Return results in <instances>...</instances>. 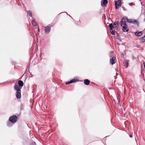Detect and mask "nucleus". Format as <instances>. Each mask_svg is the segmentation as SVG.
<instances>
[{
  "mask_svg": "<svg viewBox=\"0 0 145 145\" xmlns=\"http://www.w3.org/2000/svg\"><path fill=\"white\" fill-rule=\"evenodd\" d=\"M142 33L141 32H136L135 33V35L137 36H140L142 35Z\"/></svg>",
  "mask_w": 145,
  "mask_h": 145,
  "instance_id": "obj_15",
  "label": "nucleus"
},
{
  "mask_svg": "<svg viewBox=\"0 0 145 145\" xmlns=\"http://www.w3.org/2000/svg\"><path fill=\"white\" fill-rule=\"evenodd\" d=\"M120 23L119 21H116L114 23V26H113V28H115L116 29H118V25H119Z\"/></svg>",
  "mask_w": 145,
  "mask_h": 145,
  "instance_id": "obj_9",
  "label": "nucleus"
},
{
  "mask_svg": "<svg viewBox=\"0 0 145 145\" xmlns=\"http://www.w3.org/2000/svg\"><path fill=\"white\" fill-rule=\"evenodd\" d=\"M90 81L88 79H85L84 81V83L86 85H88L89 84Z\"/></svg>",
  "mask_w": 145,
  "mask_h": 145,
  "instance_id": "obj_10",
  "label": "nucleus"
},
{
  "mask_svg": "<svg viewBox=\"0 0 145 145\" xmlns=\"http://www.w3.org/2000/svg\"><path fill=\"white\" fill-rule=\"evenodd\" d=\"M76 81L75 79H72L70 81L67 82L65 83V84L67 85L72 83L75 82Z\"/></svg>",
  "mask_w": 145,
  "mask_h": 145,
  "instance_id": "obj_11",
  "label": "nucleus"
},
{
  "mask_svg": "<svg viewBox=\"0 0 145 145\" xmlns=\"http://www.w3.org/2000/svg\"><path fill=\"white\" fill-rule=\"evenodd\" d=\"M124 64H125V66L126 65V67L127 68L129 65V62L127 60H125L124 62Z\"/></svg>",
  "mask_w": 145,
  "mask_h": 145,
  "instance_id": "obj_13",
  "label": "nucleus"
},
{
  "mask_svg": "<svg viewBox=\"0 0 145 145\" xmlns=\"http://www.w3.org/2000/svg\"><path fill=\"white\" fill-rule=\"evenodd\" d=\"M129 4L131 6H132V5H133V3H129Z\"/></svg>",
  "mask_w": 145,
  "mask_h": 145,
  "instance_id": "obj_19",
  "label": "nucleus"
},
{
  "mask_svg": "<svg viewBox=\"0 0 145 145\" xmlns=\"http://www.w3.org/2000/svg\"><path fill=\"white\" fill-rule=\"evenodd\" d=\"M126 21L129 23H133L138 26L139 25V23L137 20L133 19H128L127 18H123L120 22V25L122 27V30L124 32H127L129 30L127 25L125 23Z\"/></svg>",
  "mask_w": 145,
  "mask_h": 145,
  "instance_id": "obj_1",
  "label": "nucleus"
},
{
  "mask_svg": "<svg viewBox=\"0 0 145 145\" xmlns=\"http://www.w3.org/2000/svg\"><path fill=\"white\" fill-rule=\"evenodd\" d=\"M129 137H132V135H129Z\"/></svg>",
  "mask_w": 145,
  "mask_h": 145,
  "instance_id": "obj_21",
  "label": "nucleus"
},
{
  "mask_svg": "<svg viewBox=\"0 0 145 145\" xmlns=\"http://www.w3.org/2000/svg\"><path fill=\"white\" fill-rule=\"evenodd\" d=\"M115 8L116 9L118 8V7H120L121 5V0L115 1Z\"/></svg>",
  "mask_w": 145,
  "mask_h": 145,
  "instance_id": "obj_4",
  "label": "nucleus"
},
{
  "mask_svg": "<svg viewBox=\"0 0 145 145\" xmlns=\"http://www.w3.org/2000/svg\"><path fill=\"white\" fill-rule=\"evenodd\" d=\"M107 3V0H102L101 1V5L103 7H105Z\"/></svg>",
  "mask_w": 145,
  "mask_h": 145,
  "instance_id": "obj_8",
  "label": "nucleus"
},
{
  "mask_svg": "<svg viewBox=\"0 0 145 145\" xmlns=\"http://www.w3.org/2000/svg\"><path fill=\"white\" fill-rule=\"evenodd\" d=\"M32 23L33 25V26H37V22H36L34 20H32Z\"/></svg>",
  "mask_w": 145,
  "mask_h": 145,
  "instance_id": "obj_14",
  "label": "nucleus"
},
{
  "mask_svg": "<svg viewBox=\"0 0 145 145\" xmlns=\"http://www.w3.org/2000/svg\"><path fill=\"white\" fill-rule=\"evenodd\" d=\"M31 145H36V144L35 142H33L31 144Z\"/></svg>",
  "mask_w": 145,
  "mask_h": 145,
  "instance_id": "obj_18",
  "label": "nucleus"
},
{
  "mask_svg": "<svg viewBox=\"0 0 145 145\" xmlns=\"http://www.w3.org/2000/svg\"><path fill=\"white\" fill-rule=\"evenodd\" d=\"M17 117L16 116L14 115L10 117L9 121L11 123H14L17 121Z\"/></svg>",
  "mask_w": 145,
  "mask_h": 145,
  "instance_id": "obj_3",
  "label": "nucleus"
},
{
  "mask_svg": "<svg viewBox=\"0 0 145 145\" xmlns=\"http://www.w3.org/2000/svg\"><path fill=\"white\" fill-rule=\"evenodd\" d=\"M116 57L114 56L110 59V63L111 64L113 65L116 63Z\"/></svg>",
  "mask_w": 145,
  "mask_h": 145,
  "instance_id": "obj_7",
  "label": "nucleus"
},
{
  "mask_svg": "<svg viewBox=\"0 0 145 145\" xmlns=\"http://www.w3.org/2000/svg\"><path fill=\"white\" fill-rule=\"evenodd\" d=\"M14 88L17 91L16 97L18 99L21 97V88L19 87L17 84L15 83L14 86Z\"/></svg>",
  "mask_w": 145,
  "mask_h": 145,
  "instance_id": "obj_2",
  "label": "nucleus"
},
{
  "mask_svg": "<svg viewBox=\"0 0 145 145\" xmlns=\"http://www.w3.org/2000/svg\"><path fill=\"white\" fill-rule=\"evenodd\" d=\"M51 28L50 27L46 26L44 29L45 33L47 34L50 31Z\"/></svg>",
  "mask_w": 145,
  "mask_h": 145,
  "instance_id": "obj_5",
  "label": "nucleus"
},
{
  "mask_svg": "<svg viewBox=\"0 0 145 145\" xmlns=\"http://www.w3.org/2000/svg\"><path fill=\"white\" fill-rule=\"evenodd\" d=\"M18 84L20 87H22L24 85V83L22 81L19 80L18 82Z\"/></svg>",
  "mask_w": 145,
  "mask_h": 145,
  "instance_id": "obj_12",
  "label": "nucleus"
},
{
  "mask_svg": "<svg viewBox=\"0 0 145 145\" xmlns=\"http://www.w3.org/2000/svg\"><path fill=\"white\" fill-rule=\"evenodd\" d=\"M109 26L110 28V30L111 31V34L113 35H114L115 34V33L113 30V25L112 23H111L109 24Z\"/></svg>",
  "mask_w": 145,
  "mask_h": 145,
  "instance_id": "obj_6",
  "label": "nucleus"
},
{
  "mask_svg": "<svg viewBox=\"0 0 145 145\" xmlns=\"http://www.w3.org/2000/svg\"><path fill=\"white\" fill-rule=\"evenodd\" d=\"M144 67L145 68V62H144Z\"/></svg>",
  "mask_w": 145,
  "mask_h": 145,
  "instance_id": "obj_20",
  "label": "nucleus"
},
{
  "mask_svg": "<svg viewBox=\"0 0 145 145\" xmlns=\"http://www.w3.org/2000/svg\"><path fill=\"white\" fill-rule=\"evenodd\" d=\"M38 31L39 32V27H38Z\"/></svg>",
  "mask_w": 145,
  "mask_h": 145,
  "instance_id": "obj_22",
  "label": "nucleus"
},
{
  "mask_svg": "<svg viewBox=\"0 0 145 145\" xmlns=\"http://www.w3.org/2000/svg\"><path fill=\"white\" fill-rule=\"evenodd\" d=\"M28 13L29 14V15L30 17H32V12L30 11H29L28 12Z\"/></svg>",
  "mask_w": 145,
  "mask_h": 145,
  "instance_id": "obj_16",
  "label": "nucleus"
},
{
  "mask_svg": "<svg viewBox=\"0 0 145 145\" xmlns=\"http://www.w3.org/2000/svg\"><path fill=\"white\" fill-rule=\"evenodd\" d=\"M145 40V35L142 38V42H144Z\"/></svg>",
  "mask_w": 145,
  "mask_h": 145,
  "instance_id": "obj_17",
  "label": "nucleus"
}]
</instances>
